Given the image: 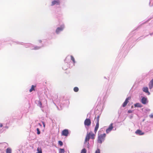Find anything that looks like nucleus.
<instances>
[{
    "instance_id": "28",
    "label": "nucleus",
    "mask_w": 153,
    "mask_h": 153,
    "mask_svg": "<svg viewBox=\"0 0 153 153\" xmlns=\"http://www.w3.org/2000/svg\"><path fill=\"white\" fill-rule=\"evenodd\" d=\"M132 111L131 110H129L128 111V112L129 113H132Z\"/></svg>"
},
{
    "instance_id": "20",
    "label": "nucleus",
    "mask_w": 153,
    "mask_h": 153,
    "mask_svg": "<svg viewBox=\"0 0 153 153\" xmlns=\"http://www.w3.org/2000/svg\"><path fill=\"white\" fill-rule=\"evenodd\" d=\"M86 149L85 148H84L81 150V153H86Z\"/></svg>"
},
{
    "instance_id": "16",
    "label": "nucleus",
    "mask_w": 153,
    "mask_h": 153,
    "mask_svg": "<svg viewBox=\"0 0 153 153\" xmlns=\"http://www.w3.org/2000/svg\"><path fill=\"white\" fill-rule=\"evenodd\" d=\"M37 153H42L41 148L40 147H38L37 149Z\"/></svg>"
},
{
    "instance_id": "21",
    "label": "nucleus",
    "mask_w": 153,
    "mask_h": 153,
    "mask_svg": "<svg viewBox=\"0 0 153 153\" xmlns=\"http://www.w3.org/2000/svg\"><path fill=\"white\" fill-rule=\"evenodd\" d=\"M74 91L75 92H77L79 91V88L78 87H75L74 88Z\"/></svg>"
},
{
    "instance_id": "11",
    "label": "nucleus",
    "mask_w": 153,
    "mask_h": 153,
    "mask_svg": "<svg viewBox=\"0 0 153 153\" xmlns=\"http://www.w3.org/2000/svg\"><path fill=\"white\" fill-rule=\"evenodd\" d=\"M141 102L143 104H146L147 102V98L144 97L142 98L141 99Z\"/></svg>"
},
{
    "instance_id": "29",
    "label": "nucleus",
    "mask_w": 153,
    "mask_h": 153,
    "mask_svg": "<svg viewBox=\"0 0 153 153\" xmlns=\"http://www.w3.org/2000/svg\"><path fill=\"white\" fill-rule=\"evenodd\" d=\"M2 126H3V125L1 123L0 124V127H2Z\"/></svg>"
},
{
    "instance_id": "4",
    "label": "nucleus",
    "mask_w": 153,
    "mask_h": 153,
    "mask_svg": "<svg viewBox=\"0 0 153 153\" xmlns=\"http://www.w3.org/2000/svg\"><path fill=\"white\" fill-rule=\"evenodd\" d=\"M113 124L112 123L109 126L108 128L106 130V131L107 133H109L110 131H111L113 128Z\"/></svg>"
},
{
    "instance_id": "6",
    "label": "nucleus",
    "mask_w": 153,
    "mask_h": 153,
    "mask_svg": "<svg viewBox=\"0 0 153 153\" xmlns=\"http://www.w3.org/2000/svg\"><path fill=\"white\" fill-rule=\"evenodd\" d=\"M130 99V98L129 97H128L127 98L125 102H124V103H123V107H125L126 105H127V104L129 102V100Z\"/></svg>"
},
{
    "instance_id": "7",
    "label": "nucleus",
    "mask_w": 153,
    "mask_h": 153,
    "mask_svg": "<svg viewBox=\"0 0 153 153\" xmlns=\"http://www.w3.org/2000/svg\"><path fill=\"white\" fill-rule=\"evenodd\" d=\"M64 27V26H61L60 27L57 28L56 31L57 33H58L60 31H62Z\"/></svg>"
},
{
    "instance_id": "15",
    "label": "nucleus",
    "mask_w": 153,
    "mask_h": 153,
    "mask_svg": "<svg viewBox=\"0 0 153 153\" xmlns=\"http://www.w3.org/2000/svg\"><path fill=\"white\" fill-rule=\"evenodd\" d=\"M36 87L35 86L32 85L31 86V88L30 89L29 91L31 92L35 90V87Z\"/></svg>"
},
{
    "instance_id": "13",
    "label": "nucleus",
    "mask_w": 153,
    "mask_h": 153,
    "mask_svg": "<svg viewBox=\"0 0 153 153\" xmlns=\"http://www.w3.org/2000/svg\"><path fill=\"white\" fill-rule=\"evenodd\" d=\"M143 91L144 92L146 93H149V94H150V93L148 91V88L147 87H143Z\"/></svg>"
},
{
    "instance_id": "10",
    "label": "nucleus",
    "mask_w": 153,
    "mask_h": 153,
    "mask_svg": "<svg viewBox=\"0 0 153 153\" xmlns=\"http://www.w3.org/2000/svg\"><path fill=\"white\" fill-rule=\"evenodd\" d=\"M135 133L137 134H138L139 135H142L144 134L143 132H142V131L140 130H137L136 131Z\"/></svg>"
},
{
    "instance_id": "14",
    "label": "nucleus",
    "mask_w": 153,
    "mask_h": 153,
    "mask_svg": "<svg viewBox=\"0 0 153 153\" xmlns=\"http://www.w3.org/2000/svg\"><path fill=\"white\" fill-rule=\"evenodd\" d=\"M135 107H141L142 106L140 103H136L134 105Z\"/></svg>"
},
{
    "instance_id": "22",
    "label": "nucleus",
    "mask_w": 153,
    "mask_h": 153,
    "mask_svg": "<svg viewBox=\"0 0 153 153\" xmlns=\"http://www.w3.org/2000/svg\"><path fill=\"white\" fill-rule=\"evenodd\" d=\"M71 60L74 63H75V59L74 57L72 56H71Z\"/></svg>"
},
{
    "instance_id": "8",
    "label": "nucleus",
    "mask_w": 153,
    "mask_h": 153,
    "mask_svg": "<svg viewBox=\"0 0 153 153\" xmlns=\"http://www.w3.org/2000/svg\"><path fill=\"white\" fill-rule=\"evenodd\" d=\"M60 1L59 0H54L52 2L51 5L53 6L55 4H59Z\"/></svg>"
},
{
    "instance_id": "24",
    "label": "nucleus",
    "mask_w": 153,
    "mask_h": 153,
    "mask_svg": "<svg viewBox=\"0 0 153 153\" xmlns=\"http://www.w3.org/2000/svg\"><path fill=\"white\" fill-rule=\"evenodd\" d=\"M36 130L37 131V134H40V131L39 129L38 128H37L36 129Z\"/></svg>"
},
{
    "instance_id": "19",
    "label": "nucleus",
    "mask_w": 153,
    "mask_h": 153,
    "mask_svg": "<svg viewBox=\"0 0 153 153\" xmlns=\"http://www.w3.org/2000/svg\"><path fill=\"white\" fill-rule=\"evenodd\" d=\"M100 117V115H98L97 116V118H96V117L95 118V119L96 120V121H97V123H99Z\"/></svg>"
},
{
    "instance_id": "12",
    "label": "nucleus",
    "mask_w": 153,
    "mask_h": 153,
    "mask_svg": "<svg viewBox=\"0 0 153 153\" xmlns=\"http://www.w3.org/2000/svg\"><path fill=\"white\" fill-rule=\"evenodd\" d=\"M99 123H97L96 126L95 127V129H94V132L95 133H96V132H97V130L99 128Z\"/></svg>"
},
{
    "instance_id": "5",
    "label": "nucleus",
    "mask_w": 153,
    "mask_h": 153,
    "mask_svg": "<svg viewBox=\"0 0 153 153\" xmlns=\"http://www.w3.org/2000/svg\"><path fill=\"white\" fill-rule=\"evenodd\" d=\"M91 123V120L89 119H86L84 121V124L85 125L89 126L90 125Z\"/></svg>"
},
{
    "instance_id": "2",
    "label": "nucleus",
    "mask_w": 153,
    "mask_h": 153,
    "mask_svg": "<svg viewBox=\"0 0 153 153\" xmlns=\"http://www.w3.org/2000/svg\"><path fill=\"white\" fill-rule=\"evenodd\" d=\"M106 136V134L105 133L100 135L98 137V142L101 143L104 140Z\"/></svg>"
},
{
    "instance_id": "17",
    "label": "nucleus",
    "mask_w": 153,
    "mask_h": 153,
    "mask_svg": "<svg viewBox=\"0 0 153 153\" xmlns=\"http://www.w3.org/2000/svg\"><path fill=\"white\" fill-rule=\"evenodd\" d=\"M65 150L64 149H60L59 150V153H64Z\"/></svg>"
},
{
    "instance_id": "18",
    "label": "nucleus",
    "mask_w": 153,
    "mask_h": 153,
    "mask_svg": "<svg viewBox=\"0 0 153 153\" xmlns=\"http://www.w3.org/2000/svg\"><path fill=\"white\" fill-rule=\"evenodd\" d=\"M11 150L10 148H7L6 149V153H11Z\"/></svg>"
},
{
    "instance_id": "30",
    "label": "nucleus",
    "mask_w": 153,
    "mask_h": 153,
    "mask_svg": "<svg viewBox=\"0 0 153 153\" xmlns=\"http://www.w3.org/2000/svg\"><path fill=\"white\" fill-rule=\"evenodd\" d=\"M43 125L44 127H45V124H44V123H43Z\"/></svg>"
},
{
    "instance_id": "27",
    "label": "nucleus",
    "mask_w": 153,
    "mask_h": 153,
    "mask_svg": "<svg viewBox=\"0 0 153 153\" xmlns=\"http://www.w3.org/2000/svg\"><path fill=\"white\" fill-rule=\"evenodd\" d=\"M150 117L151 118H153V114H151L150 115Z\"/></svg>"
},
{
    "instance_id": "31",
    "label": "nucleus",
    "mask_w": 153,
    "mask_h": 153,
    "mask_svg": "<svg viewBox=\"0 0 153 153\" xmlns=\"http://www.w3.org/2000/svg\"><path fill=\"white\" fill-rule=\"evenodd\" d=\"M35 49H38V48H35Z\"/></svg>"
},
{
    "instance_id": "25",
    "label": "nucleus",
    "mask_w": 153,
    "mask_h": 153,
    "mask_svg": "<svg viewBox=\"0 0 153 153\" xmlns=\"http://www.w3.org/2000/svg\"><path fill=\"white\" fill-rule=\"evenodd\" d=\"M95 153H100V150L97 149L95 152Z\"/></svg>"
},
{
    "instance_id": "23",
    "label": "nucleus",
    "mask_w": 153,
    "mask_h": 153,
    "mask_svg": "<svg viewBox=\"0 0 153 153\" xmlns=\"http://www.w3.org/2000/svg\"><path fill=\"white\" fill-rule=\"evenodd\" d=\"M58 144L60 146H62L63 145L62 142L61 141H58Z\"/></svg>"
},
{
    "instance_id": "9",
    "label": "nucleus",
    "mask_w": 153,
    "mask_h": 153,
    "mask_svg": "<svg viewBox=\"0 0 153 153\" xmlns=\"http://www.w3.org/2000/svg\"><path fill=\"white\" fill-rule=\"evenodd\" d=\"M149 88L151 89L153 87V78L150 81L149 84Z\"/></svg>"
},
{
    "instance_id": "3",
    "label": "nucleus",
    "mask_w": 153,
    "mask_h": 153,
    "mask_svg": "<svg viewBox=\"0 0 153 153\" xmlns=\"http://www.w3.org/2000/svg\"><path fill=\"white\" fill-rule=\"evenodd\" d=\"M69 134V131L68 129H65L62 131L61 135L62 136L67 137Z\"/></svg>"
},
{
    "instance_id": "1",
    "label": "nucleus",
    "mask_w": 153,
    "mask_h": 153,
    "mask_svg": "<svg viewBox=\"0 0 153 153\" xmlns=\"http://www.w3.org/2000/svg\"><path fill=\"white\" fill-rule=\"evenodd\" d=\"M95 136V134L91 131H90L89 133H87L85 139L84 143L85 144L87 142H88L90 139H91L93 140L94 139Z\"/></svg>"
},
{
    "instance_id": "26",
    "label": "nucleus",
    "mask_w": 153,
    "mask_h": 153,
    "mask_svg": "<svg viewBox=\"0 0 153 153\" xmlns=\"http://www.w3.org/2000/svg\"><path fill=\"white\" fill-rule=\"evenodd\" d=\"M38 104L41 107L42 106V103L40 101L38 102Z\"/></svg>"
}]
</instances>
